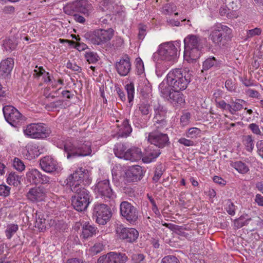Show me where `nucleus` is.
Wrapping results in <instances>:
<instances>
[{
	"instance_id": "nucleus-1",
	"label": "nucleus",
	"mask_w": 263,
	"mask_h": 263,
	"mask_svg": "<svg viewBox=\"0 0 263 263\" xmlns=\"http://www.w3.org/2000/svg\"><path fill=\"white\" fill-rule=\"evenodd\" d=\"M184 59L189 63H194L198 60L203 48L202 40L199 36L189 34L184 39Z\"/></svg>"
},
{
	"instance_id": "nucleus-2",
	"label": "nucleus",
	"mask_w": 263,
	"mask_h": 263,
	"mask_svg": "<svg viewBox=\"0 0 263 263\" xmlns=\"http://www.w3.org/2000/svg\"><path fill=\"white\" fill-rule=\"evenodd\" d=\"M91 143L89 141L79 140L71 142L66 140L63 144L67 159L89 156L91 153Z\"/></svg>"
},
{
	"instance_id": "nucleus-3",
	"label": "nucleus",
	"mask_w": 263,
	"mask_h": 263,
	"mask_svg": "<svg viewBox=\"0 0 263 263\" xmlns=\"http://www.w3.org/2000/svg\"><path fill=\"white\" fill-rule=\"evenodd\" d=\"M190 81V74L184 70L179 68L173 69L166 76L167 83L172 90H185Z\"/></svg>"
},
{
	"instance_id": "nucleus-4",
	"label": "nucleus",
	"mask_w": 263,
	"mask_h": 263,
	"mask_svg": "<svg viewBox=\"0 0 263 263\" xmlns=\"http://www.w3.org/2000/svg\"><path fill=\"white\" fill-rule=\"evenodd\" d=\"M231 33L232 30L228 26L216 23L211 28L209 39L215 46L222 48L231 40Z\"/></svg>"
},
{
	"instance_id": "nucleus-5",
	"label": "nucleus",
	"mask_w": 263,
	"mask_h": 263,
	"mask_svg": "<svg viewBox=\"0 0 263 263\" xmlns=\"http://www.w3.org/2000/svg\"><path fill=\"white\" fill-rule=\"evenodd\" d=\"M66 185L71 191H77V188L83 187L81 183L89 184L91 181L88 171L82 167L77 168L66 179Z\"/></svg>"
},
{
	"instance_id": "nucleus-6",
	"label": "nucleus",
	"mask_w": 263,
	"mask_h": 263,
	"mask_svg": "<svg viewBox=\"0 0 263 263\" xmlns=\"http://www.w3.org/2000/svg\"><path fill=\"white\" fill-rule=\"evenodd\" d=\"M178 57L177 47L172 42H166L159 46V49L153 54L152 58L154 61L160 59L174 63L177 61Z\"/></svg>"
},
{
	"instance_id": "nucleus-7",
	"label": "nucleus",
	"mask_w": 263,
	"mask_h": 263,
	"mask_svg": "<svg viewBox=\"0 0 263 263\" xmlns=\"http://www.w3.org/2000/svg\"><path fill=\"white\" fill-rule=\"evenodd\" d=\"M114 35L112 28L96 29L87 32L84 37L88 43L96 45H101L109 41Z\"/></svg>"
},
{
	"instance_id": "nucleus-8",
	"label": "nucleus",
	"mask_w": 263,
	"mask_h": 263,
	"mask_svg": "<svg viewBox=\"0 0 263 263\" xmlns=\"http://www.w3.org/2000/svg\"><path fill=\"white\" fill-rule=\"evenodd\" d=\"M78 191H72L75 195L72 197V205L74 209L80 212L87 209L91 202L90 192L84 187L77 188Z\"/></svg>"
},
{
	"instance_id": "nucleus-9",
	"label": "nucleus",
	"mask_w": 263,
	"mask_h": 263,
	"mask_svg": "<svg viewBox=\"0 0 263 263\" xmlns=\"http://www.w3.org/2000/svg\"><path fill=\"white\" fill-rule=\"evenodd\" d=\"M92 7L87 0H80L67 4L63 8V11L67 15H72L78 12L88 16L92 10Z\"/></svg>"
},
{
	"instance_id": "nucleus-10",
	"label": "nucleus",
	"mask_w": 263,
	"mask_h": 263,
	"mask_svg": "<svg viewBox=\"0 0 263 263\" xmlns=\"http://www.w3.org/2000/svg\"><path fill=\"white\" fill-rule=\"evenodd\" d=\"M111 216V211L107 205L98 202L94 204L92 217L98 224H105L110 220Z\"/></svg>"
},
{
	"instance_id": "nucleus-11",
	"label": "nucleus",
	"mask_w": 263,
	"mask_h": 263,
	"mask_svg": "<svg viewBox=\"0 0 263 263\" xmlns=\"http://www.w3.org/2000/svg\"><path fill=\"white\" fill-rule=\"evenodd\" d=\"M24 134L31 138L43 139L49 136L50 130L42 123H31L24 130Z\"/></svg>"
},
{
	"instance_id": "nucleus-12",
	"label": "nucleus",
	"mask_w": 263,
	"mask_h": 263,
	"mask_svg": "<svg viewBox=\"0 0 263 263\" xmlns=\"http://www.w3.org/2000/svg\"><path fill=\"white\" fill-rule=\"evenodd\" d=\"M3 111L5 120L12 126L17 127L24 120V117L12 105L4 106Z\"/></svg>"
},
{
	"instance_id": "nucleus-13",
	"label": "nucleus",
	"mask_w": 263,
	"mask_h": 263,
	"mask_svg": "<svg viewBox=\"0 0 263 263\" xmlns=\"http://www.w3.org/2000/svg\"><path fill=\"white\" fill-rule=\"evenodd\" d=\"M121 215L130 224H134L137 221L139 211L136 207L128 201L121 202L120 205Z\"/></svg>"
},
{
	"instance_id": "nucleus-14",
	"label": "nucleus",
	"mask_w": 263,
	"mask_h": 263,
	"mask_svg": "<svg viewBox=\"0 0 263 263\" xmlns=\"http://www.w3.org/2000/svg\"><path fill=\"white\" fill-rule=\"evenodd\" d=\"M147 141L151 145L159 148H162L170 144L167 134L162 132L154 130L148 134Z\"/></svg>"
},
{
	"instance_id": "nucleus-15",
	"label": "nucleus",
	"mask_w": 263,
	"mask_h": 263,
	"mask_svg": "<svg viewBox=\"0 0 263 263\" xmlns=\"http://www.w3.org/2000/svg\"><path fill=\"white\" fill-rule=\"evenodd\" d=\"M116 232L119 239L130 243L135 242L139 236V232L136 229L126 228L122 224H117Z\"/></svg>"
},
{
	"instance_id": "nucleus-16",
	"label": "nucleus",
	"mask_w": 263,
	"mask_h": 263,
	"mask_svg": "<svg viewBox=\"0 0 263 263\" xmlns=\"http://www.w3.org/2000/svg\"><path fill=\"white\" fill-rule=\"evenodd\" d=\"M95 190L105 200L113 199L116 196L111 189L108 179L98 181L95 185Z\"/></svg>"
},
{
	"instance_id": "nucleus-17",
	"label": "nucleus",
	"mask_w": 263,
	"mask_h": 263,
	"mask_svg": "<svg viewBox=\"0 0 263 263\" xmlns=\"http://www.w3.org/2000/svg\"><path fill=\"white\" fill-rule=\"evenodd\" d=\"M127 260L125 254L109 252L100 256L97 263H124Z\"/></svg>"
},
{
	"instance_id": "nucleus-18",
	"label": "nucleus",
	"mask_w": 263,
	"mask_h": 263,
	"mask_svg": "<svg viewBox=\"0 0 263 263\" xmlns=\"http://www.w3.org/2000/svg\"><path fill=\"white\" fill-rule=\"evenodd\" d=\"M116 69L121 76H126L131 70L130 58L127 54L124 55L115 64Z\"/></svg>"
},
{
	"instance_id": "nucleus-19",
	"label": "nucleus",
	"mask_w": 263,
	"mask_h": 263,
	"mask_svg": "<svg viewBox=\"0 0 263 263\" xmlns=\"http://www.w3.org/2000/svg\"><path fill=\"white\" fill-rule=\"evenodd\" d=\"M161 152L158 148L152 145L145 148L142 153V160L144 163H149L155 161Z\"/></svg>"
},
{
	"instance_id": "nucleus-20",
	"label": "nucleus",
	"mask_w": 263,
	"mask_h": 263,
	"mask_svg": "<svg viewBox=\"0 0 263 263\" xmlns=\"http://www.w3.org/2000/svg\"><path fill=\"white\" fill-rule=\"evenodd\" d=\"M28 200L32 202H37L44 200L46 193L44 189L40 187L31 188L26 194Z\"/></svg>"
},
{
	"instance_id": "nucleus-21",
	"label": "nucleus",
	"mask_w": 263,
	"mask_h": 263,
	"mask_svg": "<svg viewBox=\"0 0 263 263\" xmlns=\"http://www.w3.org/2000/svg\"><path fill=\"white\" fill-rule=\"evenodd\" d=\"M40 164L42 169L47 173H52L57 170L58 163L50 156H46L41 159Z\"/></svg>"
},
{
	"instance_id": "nucleus-22",
	"label": "nucleus",
	"mask_w": 263,
	"mask_h": 263,
	"mask_svg": "<svg viewBox=\"0 0 263 263\" xmlns=\"http://www.w3.org/2000/svg\"><path fill=\"white\" fill-rule=\"evenodd\" d=\"M144 171L139 165L131 167L126 173L127 179L129 181L136 182L140 180L144 175Z\"/></svg>"
},
{
	"instance_id": "nucleus-23",
	"label": "nucleus",
	"mask_w": 263,
	"mask_h": 263,
	"mask_svg": "<svg viewBox=\"0 0 263 263\" xmlns=\"http://www.w3.org/2000/svg\"><path fill=\"white\" fill-rule=\"evenodd\" d=\"M222 65V61L216 59L215 57L211 56L206 58L202 63V69L201 72L210 69H216L220 68Z\"/></svg>"
},
{
	"instance_id": "nucleus-24",
	"label": "nucleus",
	"mask_w": 263,
	"mask_h": 263,
	"mask_svg": "<svg viewBox=\"0 0 263 263\" xmlns=\"http://www.w3.org/2000/svg\"><path fill=\"white\" fill-rule=\"evenodd\" d=\"M180 91L181 90H172V93L167 98L170 103L176 108L180 107L185 103L184 96Z\"/></svg>"
},
{
	"instance_id": "nucleus-25",
	"label": "nucleus",
	"mask_w": 263,
	"mask_h": 263,
	"mask_svg": "<svg viewBox=\"0 0 263 263\" xmlns=\"http://www.w3.org/2000/svg\"><path fill=\"white\" fill-rule=\"evenodd\" d=\"M142 157V152L141 149L137 147H133L127 149L124 159L135 162L140 160Z\"/></svg>"
},
{
	"instance_id": "nucleus-26",
	"label": "nucleus",
	"mask_w": 263,
	"mask_h": 263,
	"mask_svg": "<svg viewBox=\"0 0 263 263\" xmlns=\"http://www.w3.org/2000/svg\"><path fill=\"white\" fill-rule=\"evenodd\" d=\"M14 66V61L12 58H8L0 63V76L5 77L10 74Z\"/></svg>"
},
{
	"instance_id": "nucleus-27",
	"label": "nucleus",
	"mask_w": 263,
	"mask_h": 263,
	"mask_svg": "<svg viewBox=\"0 0 263 263\" xmlns=\"http://www.w3.org/2000/svg\"><path fill=\"white\" fill-rule=\"evenodd\" d=\"M117 7V5L111 0H102L99 3V8L101 10L109 13L117 12L116 9Z\"/></svg>"
},
{
	"instance_id": "nucleus-28",
	"label": "nucleus",
	"mask_w": 263,
	"mask_h": 263,
	"mask_svg": "<svg viewBox=\"0 0 263 263\" xmlns=\"http://www.w3.org/2000/svg\"><path fill=\"white\" fill-rule=\"evenodd\" d=\"M97 228L89 222H85L82 225V235L84 239L92 237L96 234Z\"/></svg>"
},
{
	"instance_id": "nucleus-29",
	"label": "nucleus",
	"mask_w": 263,
	"mask_h": 263,
	"mask_svg": "<svg viewBox=\"0 0 263 263\" xmlns=\"http://www.w3.org/2000/svg\"><path fill=\"white\" fill-rule=\"evenodd\" d=\"M155 115L153 120L166 119L167 110L164 106L158 104L154 106Z\"/></svg>"
},
{
	"instance_id": "nucleus-30",
	"label": "nucleus",
	"mask_w": 263,
	"mask_h": 263,
	"mask_svg": "<svg viewBox=\"0 0 263 263\" xmlns=\"http://www.w3.org/2000/svg\"><path fill=\"white\" fill-rule=\"evenodd\" d=\"M27 154L26 156L27 159L31 160L37 157L41 154L38 146L35 144H29L26 146Z\"/></svg>"
},
{
	"instance_id": "nucleus-31",
	"label": "nucleus",
	"mask_w": 263,
	"mask_h": 263,
	"mask_svg": "<svg viewBox=\"0 0 263 263\" xmlns=\"http://www.w3.org/2000/svg\"><path fill=\"white\" fill-rule=\"evenodd\" d=\"M40 172L35 168L29 169L26 173V178L30 183L39 184Z\"/></svg>"
},
{
	"instance_id": "nucleus-32",
	"label": "nucleus",
	"mask_w": 263,
	"mask_h": 263,
	"mask_svg": "<svg viewBox=\"0 0 263 263\" xmlns=\"http://www.w3.org/2000/svg\"><path fill=\"white\" fill-rule=\"evenodd\" d=\"M127 146L122 143H118L115 145L114 152L115 155L121 159H124Z\"/></svg>"
},
{
	"instance_id": "nucleus-33",
	"label": "nucleus",
	"mask_w": 263,
	"mask_h": 263,
	"mask_svg": "<svg viewBox=\"0 0 263 263\" xmlns=\"http://www.w3.org/2000/svg\"><path fill=\"white\" fill-rule=\"evenodd\" d=\"M244 103L245 101L241 99H237L235 101L232 100L230 104V112L232 115H235L237 111L243 108L242 103Z\"/></svg>"
},
{
	"instance_id": "nucleus-34",
	"label": "nucleus",
	"mask_w": 263,
	"mask_h": 263,
	"mask_svg": "<svg viewBox=\"0 0 263 263\" xmlns=\"http://www.w3.org/2000/svg\"><path fill=\"white\" fill-rule=\"evenodd\" d=\"M242 142L246 149L249 152H252L254 148V140L252 135H244L242 138Z\"/></svg>"
},
{
	"instance_id": "nucleus-35",
	"label": "nucleus",
	"mask_w": 263,
	"mask_h": 263,
	"mask_svg": "<svg viewBox=\"0 0 263 263\" xmlns=\"http://www.w3.org/2000/svg\"><path fill=\"white\" fill-rule=\"evenodd\" d=\"M247 217V215H242L239 218L235 219L234 221V227L237 229H239L245 226H247L249 221L251 220V218Z\"/></svg>"
},
{
	"instance_id": "nucleus-36",
	"label": "nucleus",
	"mask_w": 263,
	"mask_h": 263,
	"mask_svg": "<svg viewBox=\"0 0 263 263\" xmlns=\"http://www.w3.org/2000/svg\"><path fill=\"white\" fill-rule=\"evenodd\" d=\"M35 227H37L39 230L44 231L46 229L47 221L45 218H43V216L41 213H35Z\"/></svg>"
},
{
	"instance_id": "nucleus-37",
	"label": "nucleus",
	"mask_w": 263,
	"mask_h": 263,
	"mask_svg": "<svg viewBox=\"0 0 263 263\" xmlns=\"http://www.w3.org/2000/svg\"><path fill=\"white\" fill-rule=\"evenodd\" d=\"M125 87L127 93L129 106L131 107L133 105V101L135 93L134 84L133 82H130L129 84H127Z\"/></svg>"
},
{
	"instance_id": "nucleus-38",
	"label": "nucleus",
	"mask_w": 263,
	"mask_h": 263,
	"mask_svg": "<svg viewBox=\"0 0 263 263\" xmlns=\"http://www.w3.org/2000/svg\"><path fill=\"white\" fill-rule=\"evenodd\" d=\"M34 74L37 77H40L43 74H44L43 76V79L45 82L48 83L51 82V80L49 72H46L43 67H38L37 66H36L35 69L34 70Z\"/></svg>"
},
{
	"instance_id": "nucleus-39",
	"label": "nucleus",
	"mask_w": 263,
	"mask_h": 263,
	"mask_svg": "<svg viewBox=\"0 0 263 263\" xmlns=\"http://www.w3.org/2000/svg\"><path fill=\"white\" fill-rule=\"evenodd\" d=\"M21 178L15 172H11L7 177V182L10 185L17 186L21 183Z\"/></svg>"
},
{
	"instance_id": "nucleus-40",
	"label": "nucleus",
	"mask_w": 263,
	"mask_h": 263,
	"mask_svg": "<svg viewBox=\"0 0 263 263\" xmlns=\"http://www.w3.org/2000/svg\"><path fill=\"white\" fill-rule=\"evenodd\" d=\"M170 88L171 87L169 86L167 83L166 84L164 82H161L159 85V89L161 96L167 99L172 93Z\"/></svg>"
},
{
	"instance_id": "nucleus-41",
	"label": "nucleus",
	"mask_w": 263,
	"mask_h": 263,
	"mask_svg": "<svg viewBox=\"0 0 263 263\" xmlns=\"http://www.w3.org/2000/svg\"><path fill=\"white\" fill-rule=\"evenodd\" d=\"M17 45L14 38L6 39L4 41L3 46L6 50L10 51L15 49Z\"/></svg>"
},
{
	"instance_id": "nucleus-42",
	"label": "nucleus",
	"mask_w": 263,
	"mask_h": 263,
	"mask_svg": "<svg viewBox=\"0 0 263 263\" xmlns=\"http://www.w3.org/2000/svg\"><path fill=\"white\" fill-rule=\"evenodd\" d=\"M121 130L122 131L121 133V136L122 137H127L132 133V128L129 123L128 119H125L123 120Z\"/></svg>"
},
{
	"instance_id": "nucleus-43",
	"label": "nucleus",
	"mask_w": 263,
	"mask_h": 263,
	"mask_svg": "<svg viewBox=\"0 0 263 263\" xmlns=\"http://www.w3.org/2000/svg\"><path fill=\"white\" fill-rule=\"evenodd\" d=\"M63 100H58L54 102H50L46 105V108L48 110H53L54 109L64 108Z\"/></svg>"
},
{
	"instance_id": "nucleus-44",
	"label": "nucleus",
	"mask_w": 263,
	"mask_h": 263,
	"mask_svg": "<svg viewBox=\"0 0 263 263\" xmlns=\"http://www.w3.org/2000/svg\"><path fill=\"white\" fill-rule=\"evenodd\" d=\"M232 166L235 168L239 173L241 174L247 173L249 169L248 166L241 161L235 162Z\"/></svg>"
},
{
	"instance_id": "nucleus-45",
	"label": "nucleus",
	"mask_w": 263,
	"mask_h": 263,
	"mask_svg": "<svg viewBox=\"0 0 263 263\" xmlns=\"http://www.w3.org/2000/svg\"><path fill=\"white\" fill-rule=\"evenodd\" d=\"M156 129L162 132L164 129H167V121L166 119L153 120Z\"/></svg>"
},
{
	"instance_id": "nucleus-46",
	"label": "nucleus",
	"mask_w": 263,
	"mask_h": 263,
	"mask_svg": "<svg viewBox=\"0 0 263 263\" xmlns=\"http://www.w3.org/2000/svg\"><path fill=\"white\" fill-rule=\"evenodd\" d=\"M85 58L89 63L94 64L99 61V57L97 53L89 51L85 52Z\"/></svg>"
},
{
	"instance_id": "nucleus-47",
	"label": "nucleus",
	"mask_w": 263,
	"mask_h": 263,
	"mask_svg": "<svg viewBox=\"0 0 263 263\" xmlns=\"http://www.w3.org/2000/svg\"><path fill=\"white\" fill-rule=\"evenodd\" d=\"M18 229V226L15 224H9L6 230H5V234L7 238L10 239L12 236L17 232Z\"/></svg>"
},
{
	"instance_id": "nucleus-48",
	"label": "nucleus",
	"mask_w": 263,
	"mask_h": 263,
	"mask_svg": "<svg viewBox=\"0 0 263 263\" xmlns=\"http://www.w3.org/2000/svg\"><path fill=\"white\" fill-rule=\"evenodd\" d=\"M150 108V104L145 102H142L139 104V110L143 116H147L149 114Z\"/></svg>"
},
{
	"instance_id": "nucleus-49",
	"label": "nucleus",
	"mask_w": 263,
	"mask_h": 263,
	"mask_svg": "<svg viewBox=\"0 0 263 263\" xmlns=\"http://www.w3.org/2000/svg\"><path fill=\"white\" fill-rule=\"evenodd\" d=\"M133 123L135 127L138 128H142L146 126V121L138 116H134L133 118Z\"/></svg>"
},
{
	"instance_id": "nucleus-50",
	"label": "nucleus",
	"mask_w": 263,
	"mask_h": 263,
	"mask_svg": "<svg viewBox=\"0 0 263 263\" xmlns=\"http://www.w3.org/2000/svg\"><path fill=\"white\" fill-rule=\"evenodd\" d=\"M201 130L197 127H191L189 128L186 133V136L190 138H196L199 136Z\"/></svg>"
},
{
	"instance_id": "nucleus-51",
	"label": "nucleus",
	"mask_w": 263,
	"mask_h": 263,
	"mask_svg": "<svg viewBox=\"0 0 263 263\" xmlns=\"http://www.w3.org/2000/svg\"><path fill=\"white\" fill-rule=\"evenodd\" d=\"M13 166L19 172H22L25 168V165L23 161L17 157H15L13 160Z\"/></svg>"
},
{
	"instance_id": "nucleus-52",
	"label": "nucleus",
	"mask_w": 263,
	"mask_h": 263,
	"mask_svg": "<svg viewBox=\"0 0 263 263\" xmlns=\"http://www.w3.org/2000/svg\"><path fill=\"white\" fill-rule=\"evenodd\" d=\"M162 165V164H159L156 167V170L155 171L154 176L153 177V180L155 182H157L159 181L161 177L163 174Z\"/></svg>"
},
{
	"instance_id": "nucleus-53",
	"label": "nucleus",
	"mask_w": 263,
	"mask_h": 263,
	"mask_svg": "<svg viewBox=\"0 0 263 263\" xmlns=\"http://www.w3.org/2000/svg\"><path fill=\"white\" fill-rule=\"evenodd\" d=\"M248 129H249L253 134L257 135H262V132H261L259 126L256 123H251L248 125Z\"/></svg>"
},
{
	"instance_id": "nucleus-54",
	"label": "nucleus",
	"mask_w": 263,
	"mask_h": 263,
	"mask_svg": "<svg viewBox=\"0 0 263 263\" xmlns=\"http://www.w3.org/2000/svg\"><path fill=\"white\" fill-rule=\"evenodd\" d=\"M226 210L230 215H234L235 214L236 206L230 200L227 201Z\"/></svg>"
},
{
	"instance_id": "nucleus-55",
	"label": "nucleus",
	"mask_w": 263,
	"mask_h": 263,
	"mask_svg": "<svg viewBox=\"0 0 263 263\" xmlns=\"http://www.w3.org/2000/svg\"><path fill=\"white\" fill-rule=\"evenodd\" d=\"M261 33V29L259 28H255L247 31L246 36L247 38H251L256 35H259Z\"/></svg>"
},
{
	"instance_id": "nucleus-56",
	"label": "nucleus",
	"mask_w": 263,
	"mask_h": 263,
	"mask_svg": "<svg viewBox=\"0 0 263 263\" xmlns=\"http://www.w3.org/2000/svg\"><path fill=\"white\" fill-rule=\"evenodd\" d=\"M225 87L229 91H236V86L235 85V82L232 79H228L226 81Z\"/></svg>"
},
{
	"instance_id": "nucleus-57",
	"label": "nucleus",
	"mask_w": 263,
	"mask_h": 263,
	"mask_svg": "<svg viewBox=\"0 0 263 263\" xmlns=\"http://www.w3.org/2000/svg\"><path fill=\"white\" fill-rule=\"evenodd\" d=\"M161 263H180L178 258L173 255H168L163 257Z\"/></svg>"
},
{
	"instance_id": "nucleus-58",
	"label": "nucleus",
	"mask_w": 263,
	"mask_h": 263,
	"mask_svg": "<svg viewBox=\"0 0 263 263\" xmlns=\"http://www.w3.org/2000/svg\"><path fill=\"white\" fill-rule=\"evenodd\" d=\"M136 68L138 74H141L143 73L144 70V64L143 61L140 58L136 59Z\"/></svg>"
},
{
	"instance_id": "nucleus-59",
	"label": "nucleus",
	"mask_w": 263,
	"mask_h": 263,
	"mask_svg": "<svg viewBox=\"0 0 263 263\" xmlns=\"http://www.w3.org/2000/svg\"><path fill=\"white\" fill-rule=\"evenodd\" d=\"M10 187L4 184L0 185V196H8L10 194Z\"/></svg>"
},
{
	"instance_id": "nucleus-60",
	"label": "nucleus",
	"mask_w": 263,
	"mask_h": 263,
	"mask_svg": "<svg viewBox=\"0 0 263 263\" xmlns=\"http://www.w3.org/2000/svg\"><path fill=\"white\" fill-rule=\"evenodd\" d=\"M66 67L78 73H80L82 71V68L80 66L77 65L76 63H72L70 62H68L66 64Z\"/></svg>"
},
{
	"instance_id": "nucleus-61",
	"label": "nucleus",
	"mask_w": 263,
	"mask_h": 263,
	"mask_svg": "<svg viewBox=\"0 0 263 263\" xmlns=\"http://www.w3.org/2000/svg\"><path fill=\"white\" fill-rule=\"evenodd\" d=\"M178 142L185 146H193L195 145V142L193 141H192L189 139H187L185 138H181L178 140Z\"/></svg>"
},
{
	"instance_id": "nucleus-62",
	"label": "nucleus",
	"mask_w": 263,
	"mask_h": 263,
	"mask_svg": "<svg viewBox=\"0 0 263 263\" xmlns=\"http://www.w3.org/2000/svg\"><path fill=\"white\" fill-rule=\"evenodd\" d=\"M216 103L217 107L223 110H228L230 112V104H227L223 100L216 101Z\"/></svg>"
},
{
	"instance_id": "nucleus-63",
	"label": "nucleus",
	"mask_w": 263,
	"mask_h": 263,
	"mask_svg": "<svg viewBox=\"0 0 263 263\" xmlns=\"http://www.w3.org/2000/svg\"><path fill=\"white\" fill-rule=\"evenodd\" d=\"M51 181V179L49 177H48L45 175H43L40 173L39 183H41V184L50 183Z\"/></svg>"
},
{
	"instance_id": "nucleus-64",
	"label": "nucleus",
	"mask_w": 263,
	"mask_h": 263,
	"mask_svg": "<svg viewBox=\"0 0 263 263\" xmlns=\"http://www.w3.org/2000/svg\"><path fill=\"white\" fill-rule=\"evenodd\" d=\"M256 146L258 154L263 158V141L258 142Z\"/></svg>"
}]
</instances>
